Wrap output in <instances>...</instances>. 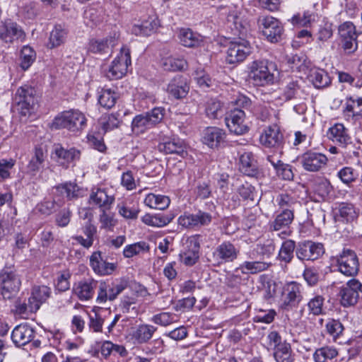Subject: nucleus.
<instances>
[{
    "instance_id": "nucleus-1",
    "label": "nucleus",
    "mask_w": 362,
    "mask_h": 362,
    "mask_svg": "<svg viewBox=\"0 0 362 362\" xmlns=\"http://www.w3.org/2000/svg\"><path fill=\"white\" fill-rule=\"evenodd\" d=\"M21 286V276L13 266L4 267L0 271V294L4 300L14 298Z\"/></svg>"
},
{
    "instance_id": "nucleus-2",
    "label": "nucleus",
    "mask_w": 362,
    "mask_h": 362,
    "mask_svg": "<svg viewBox=\"0 0 362 362\" xmlns=\"http://www.w3.org/2000/svg\"><path fill=\"white\" fill-rule=\"evenodd\" d=\"M14 102L21 116H30L37 103L35 89L26 84L19 87L15 93Z\"/></svg>"
},
{
    "instance_id": "nucleus-3",
    "label": "nucleus",
    "mask_w": 362,
    "mask_h": 362,
    "mask_svg": "<svg viewBox=\"0 0 362 362\" xmlns=\"http://www.w3.org/2000/svg\"><path fill=\"white\" fill-rule=\"evenodd\" d=\"M257 23L259 32L267 41L276 43L281 40L284 27L279 19L269 15H259Z\"/></svg>"
},
{
    "instance_id": "nucleus-4",
    "label": "nucleus",
    "mask_w": 362,
    "mask_h": 362,
    "mask_svg": "<svg viewBox=\"0 0 362 362\" xmlns=\"http://www.w3.org/2000/svg\"><path fill=\"white\" fill-rule=\"evenodd\" d=\"M86 124L84 115L78 110H69L62 112L56 117L52 122L54 129L66 128L71 132H76L83 129Z\"/></svg>"
},
{
    "instance_id": "nucleus-5",
    "label": "nucleus",
    "mask_w": 362,
    "mask_h": 362,
    "mask_svg": "<svg viewBox=\"0 0 362 362\" xmlns=\"http://www.w3.org/2000/svg\"><path fill=\"white\" fill-rule=\"evenodd\" d=\"M248 78L257 86H264L274 82V76L269 69L267 60H255L248 64Z\"/></svg>"
},
{
    "instance_id": "nucleus-6",
    "label": "nucleus",
    "mask_w": 362,
    "mask_h": 362,
    "mask_svg": "<svg viewBox=\"0 0 362 362\" xmlns=\"http://www.w3.org/2000/svg\"><path fill=\"white\" fill-rule=\"evenodd\" d=\"M337 270L346 276H354L359 271V261L356 253L350 249H344L333 258Z\"/></svg>"
},
{
    "instance_id": "nucleus-7",
    "label": "nucleus",
    "mask_w": 362,
    "mask_h": 362,
    "mask_svg": "<svg viewBox=\"0 0 362 362\" xmlns=\"http://www.w3.org/2000/svg\"><path fill=\"white\" fill-rule=\"evenodd\" d=\"M130 64V50L126 46H123L119 54L112 61L106 71V77L110 80H117L122 78L127 74L128 66Z\"/></svg>"
},
{
    "instance_id": "nucleus-8",
    "label": "nucleus",
    "mask_w": 362,
    "mask_h": 362,
    "mask_svg": "<svg viewBox=\"0 0 362 362\" xmlns=\"http://www.w3.org/2000/svg\"><path fill=\"white\" fill-rule=\"evenodd\" d=\"M127 287V283L110 281H100L98 284V303H105L117 298Z\"/></svg>"
},
{
    "instance_id": "nucleus-9",
    "label": "nucleus",
    "mask_w": 362,
    "mask_h": 362,
    "mask_svg": "<svg viewBox=\"0 0 362 362\" xmlns=\"http://www.w3.org/2000/svg\"><path fill=\"white\" fill-rule=\"evenodd\" d=\"M302 299L301 285L296 281L288 283L284 287L281 308L291 310L298 306Z\"/></svg>"
},
{
    "instance_id": "nucleus-10",
    "label": "nucleus",
    "mask_w": 362,
    "mask_h": 362,
    "mask_svg": "<svg viewBox=\"0 0 362 362\" xmlns=\"http://www.w3.org/2000/svg\"><path fill=\"white\" fill-rule=\"evenodd\" d=\"M119 37V30L114 29L105 38L91 39L88 42V51L97 54L111 53L113 47L117 45Z\"/></svg>"
},
{
    "instance_id": "nucleus-11",
    "label": "nucleus",
    "mask_w": 362,
    "mask_h": 362,
    "mask_svg": "<svg viewBox=\"0 0 362 362\" xmlns=\"http://www.w3.org/2000/svg\"><path fill=\"white\" fill-rule=\"evenodd\" d=\"M25 33L22 28L11 19L0 22V40L7 44L23 41Z\"/></svg>"
},
{
    "instance_id": "nucleus-12",
    "label": "nucleus",
    "mask_w": 362,
    "mask_h": 362,
    "mask_svg": "<svg viewBox=\"0 0 362 362\" xmlns=\"http://www.w3.org/2000/svg\"><path fill=\"white\" fill-rule=\"evenodd\" d=\"M240 254V248L228 240H225L216 246L213 252V257L217 264L230 263L235 261Z\"/></svg>"
},
{
    "instance_id": "nucleus-13",
    "label": "nucleus",
    "mask_w": 362,
    "mask_h": 362,
    "mask_svg": "<svg viewBox=\"0 0 362 362\" xmlns=\"http://www.w3.org/2000/svg\"><path fill=\"white\" fill-rule=\"evenodd\" d=\"M252 52V47L247 41L231 42L228 46L226 62L230 64L243 62Z\"/></svg>"
},
{
    "instance_id": "nucleus-14",
    "label": "nucleus",
    "mask_w": 362,
    "mask_h": 362,
    "mask_svg": "<svg viewBox=\"0 0 362 362\" xmlns=\"http://www.w3.org/2000/svg\"><path fill=\"white\" fill-rule=\"evenodd\" d=\"M225 122L229 131L237 135H243L249 130L245 123V113L238 108L228 112L225 117Z\"/></svg>"
},
{
    "instance_id": "nucleus-15",
    "label": "nucleus",
    "mask_w": 362,
    "mask_h": 362,
    "mask_svg": "<svg viewBox=\"0 0 362 362\" xmlns=\"http://www.w3.org/2000/svg\"><path fill=\"white\" fill-rule=\"evenodd\" d=\"M325 252L324 245L310 240L299 243L296 248V256L300 260H315Z\"/></svg>"
},
{
    "instance_id": "nucleus-16",
    "label": "nucleus",
    "mask_w": 362,
    "mask_h": 362,
    "mask_svg": "<svg viewBox=\"0 0 362 362\" xmlns=\"http://www.w3.org/2000/svg\"><path fill=\"white\" fill-rule=\"evenodd\" d=\"M359 293H362V284L355 279L349 280L340 291L341 304L344 307L354 305L359 298Z\"/></svg>"
},
{
    "instance_id": "nucleus-17",
    "label": "nucleus",
    "mask_w": 362,
    "mask_h": 362,
    "mask_svg": "<svg viewBox=\"0 0 362 362\" xmlns=\"http://www.w3.org/2000/svg\"><path fill=\"white\" fill-rule=\"evenodd\" d=\"M327 156L321 153L308 151L300 157V163L305 170L317 172L327 163Z\"/></svg>"
},
{
    "instance_id": "nucleus-18",
    "label": "nucleus",
    "mask_w": 362,
    "mask_h": 362,
    "mask_svg": "<svg viewBox=\"0 0 362 362\" xmlns=\"http://www.w3.org/2000/svg\"><path fill=\"white\" fill-rule=\"evenodd\" d=\"M294 218L293 211L291 209H285L278 214L274 220L269 223V229L271 230H281L279 234L282 238L290 235L291 231L289 226L291 224Z\"/></svg>"
},
{
    "instance_id": "nucleus-19",
    "label": "nucleus",
    "mask_w": 362,
    "mask_h": 362,
    "mask_svg": "<svg viewBox=\"0 0 362 362\" xmlns=\"http://www.w3.org/2000/svg\"><path fill=\"white\" fill-rule=\"evenodd\" d=\"M259 141L267 148H281L284 144V136L277 125H272L264 130Z\"/></svg>"
},
{
    "instance_id": "nucleus-20",
    "label": "nucleus",
    "mask_w": 362,
    "mask_h": 362,
    "mask_svg": "<svg viewBox=\"0 0 362 362\" xmlns=\"http://www.w3.org/2000/svg\"><path fill=\"white\" fill-rule=\"evenodd\" d=\"M327 135L331 141L342 148L353 145L348 129L341 123H337L332 126L328 130Z\"/></svg>"
},
{
    "instance_id": "nucleus-21",
    "label": "nucleus",
    "mask_w": 362,
    "mask_h": 362,
    "mask_svg": "<svg viewBox=\"0 0 362 362\" xmlns=\"http://www.w3.org/2000/svg\"><path fill=\"white\" fill-rule=\"evenodd\" d=\"M200 245L198 239L190 237L186 240L185 250L180 254L182 262L187 266L194 265L199 259Z\"/></svg>"
},
{
    "instance_id": "nucleus-22",
    "label": "nucleus",
    "mask_w": 362,
    "mask_h": 362,
    "mask_svg": "<svg viewBox=\"0 0 362 362\" xmlns=\"http://www.w3.org/2000/svg\"><path fill=\"white\" fill-rule=\"evenodd\" d=\"M34 337L35 330L27 323L17 325L11 333V339L16 346H22L28 344Z\"/></svg>"
},
{
    "instance_id": "nucleus-23",
    "label": "nucleus",
    "mask_w": 362,
    "mask_h": 362,
    "mask_svg": "<svg viewBox=\"0 0 362 362\" xmlns=\"http://www.w3.org/2000/svg\"><path fill=\"white\" fill-rule=\"evenodd\" d=\"M54 153L57 162L61 165L68 167L71 163L78 160L81 157V151L75 148L66 149L58 144L54 146Z\"/></svg>"
},
{
    "instance_id": "nucleus-24",
    "label": "nucleus",
    "mask_w": 362,
    "mask_h": 362,
    "mask_svg": "<svg viewBox=\"0 0 362 362\" xmlns=\"http://www.w3.org/2000/svg\"><path fill=\"white\" fill-rule=\"evenodd\" d=\"M98 284L93 279H83L75 284L74 292L81 300H88L93 297Z\"/></svg>"
},
{
    "instance_id": "nucleus-25",
    "label": "nucleus",
    "mask_w": 362,
    "mask_h": 362,
    "mask_svg": "<svg viewBox=\"0 0 362 362\" xmlns=\"http://www.w3.org/2000/svg\"><path fill=\"white\" fill-rule=\"evenodd\" d=\"M189 90L187 79L181 75H176L169 83L167 92L175 99L185 98Z\"/></svg>"
},
{
    "instance_id": "nucleus-26",
    "label": "nucleus",
    "mask_w": 362,
    "mask_h": 362,
    "mask_svg": "<svg viewBox=\"0 0 362 362\" xmlns=\"http://www.w3.org/2000/svg\"><path fill=\"white\" fill-rule=\"evenodd\" d=\"M90 264L93 271L101 276L112 274L116 268L114 263H110L103 259L100 252H95L92 254Z\"/></svg>"
},
{
    "instance_id": "nucleus-27",
    "label": "nucleus",
    "mask_w": 362,
    "mask_h": 362,
    "mask_svg": "<svg viewBox=\"0 0 362 362\" xmlns=\"http://www.w3.org/2000/svg\"><path fill=\"white\" fill-rule=\"evenodd\" d=\"M226 138L223 129L217 127H209L204 132L202 138L203 143L210 148H217L223 143Z\"/></svg>"
},
{
    "instance_id": "nucleus-28",
    "label": "nucleus",
    "mask_w": 362,
    "mask_h": 362,
    "mask_svg": "<svg viewBox=\"0 0 362 362\" xmlns=\"http://www.w3.org/2000/svg\"><path fill=\"white\" fill-rule=\"evenodd\" d=\"M47 155L41 147L37 146L34 149V153L30 158L27 166L28 175L35 177L44 167Z\"/></svg>"
},
{
    "instance_id": "nucleus-29",
    "label": "nucleus",
    "mask_w": 362,
    "mask_h": 362,
    "mask_svg": "<svg viewBox=\"0 0 362 362\" xmlns=\"http://www.w3.org/2000/svg\"><path fill=\"white\" fill-rule=\"evenodd\" d=\"M158 20L155 16H149L146 20L140 23L134 24L132 28V33L135 35L149 36L158 29Z\"/></svg>"
},
{
    "instance_id": "nucleus-30",
    "label": "nucleus",
    "mask_w": 362,
    "mask_h": 362,
    "mask_svg": "<svg viewBox=\"0 0 362 362\" xmlns=\"http://www.w3.org/2000/svg\"><path fill=\"white\" fill-rule=\"evenodd\" d=\"M114 200L112 195L109 194L106 189L100 188L93 189L89 197L90 204L103 209H109Z\"/></svg>"
},
{
    "instance_id": "nucleus-31",
    "label": "nucleus",
    "mask_w": 362,
    "mask_h": 362,
    "mask_svg": "<svg viewBox=\"0 0 362 362\" xmlns=\"http://www.w3.org/2000/svg\"><path fill=\"white\" fill-rule=\"evenodd\" d=\"M158 150L165 154L175 153L182 157H185L187 155V151L185 150L182 142L175 139H163V141L160 142L158 145Z\"/></svg>"
},
{
    "instance_id": "nucleus-32",
    "label": "nucleus",
    "mask_w": 362,
    "mask_h": 362,
    "mask_svg": "<svg viewBox=\"0 0 362 362\" xmlns=\"http://www.w3.org/2000/svg\"><path fill=\"white\" fill-rule=\"evenodd\" d=\"M239 169L245 175L254 177L258 173L257 162L251 152L243 153L239 159Z\"/></svg>"
},
{
    "instance_id": "nucleus-33",
    "label": "nucleus",
    "mask_w": 362,
    "mask_h": 362,
    "mask_svg": "<svg viewBox=\"0 0 362 362\" xmlns=\"http://www.w3.org/2000/svg\"><path fill=\"white\" fill-rule=\"evenodd\" d=\"M181 44L187 47H197L203 42V37L191 29H182L179 35Z\"/></svg>"
},
{
    "instance_id": "nucleus-34",
    "label": "nucleus",
    "mask_w": 362,
    "mask_h": 362,
    "mask_svg": "<svg viewBox=\"0 0 362 362\" xmlns=\"http://www.w3.org/2000/svg\"><path fill=\"white\" fill-rule=\"evenodd\" d=\"M308 79L316 88L327 87L331 83V79L327 73L320 69H311L308 76Z\"/></svg>"
},
{
    "instance_id": "nucleus-35",
    "label": "nucleus",
    "mask_w": 362,
    "mask_h": 362,
    "mask_svg": "<svg viewBox=\"0 0 362 362\" xmlns=\"http://www.w3.org/2000/svg\"><path fill=\"white\" fill-rule=\"evenodd\" d=\"M82 230L86 236V238H84L81 235H76L73 238L85 248H89L93 244L94 236L97 233V228L92 224L90 221H87L83 226Z\"/></svg>"
},
{
    "instance_id": "nucleus-36",
    "label": "nucleus",
    "mask_w": 362,
    "mask_h": 362,
    "mask_svg": "<svg viewBox=\"0 0 362 362\" xmlns=\"http://www.w3.org/2000/svg\"><path fill=\"white\" fill-rule=\"evenodd\" d=\"M270 265V263L261 260L245 261L240 264L238 269L245 274H256L266 271Z\"/></svg>"
},
{
    "instance_id": "nucleus-37",
    "label": "nucleus",
    "mask_w": 362,
    "mask_h": 362,
    "mask_svg": "<svg viewBox=\"0 0 362 362\" xmlns=\"http://www.w3.org/2000/svg\"><path fill=\"white\" fill-rule=\"evenodd\" d=\"M144 203L151 209L164 210L168 207L170 199L165 195L151 193L146 195Z\"/></svg>"
},
{
    "instance_id": "nucleus-38",
    "label": "nucleus",
    "mask_w": 362,
    "mask_h": 362,
    "mask_svg": "<svg viewBox=\"0 0 362 362\" xmlns=\"http://www.w3.org/2000/svg\"><path fill=\"white\" fill-rule=\"evenodd\" d=\"M51 289L46 286H34L32 288L31 296L29 298L33 304H37L39 310L40 305L50 296Z\"/></svg>"
},
{
    "instance_id": "nucleus-39",
    "label": "nucleus",
    "mask_w": 362,
    "mask_h": 362,
    "mask_svg": "<svg viewBox=\"0 0 362 362\" xmlns=\"http://www.w3.org/2000/svg\"><path fill=\"white\" fill-rule=\"evenodd\" d=\"M274 349V357L276 362H294L295 354L293 353L291 346L286 341L283 345Z\"/></svg>"
},
{
    "instance_id": "nucleus-40",
    "label": "nucleus",
    "mask_w": 362,
    "mask_h": 362,
    "mask_svg": "<svg viewBox=\"0 0 362 362\" xmlns=\"http://www.w3.org/2000/svg\"><path fill=\"white\" fill-rule=\"evenodd\" d=\"M14 308L15 314L23 318H28L30 314L38 310L37 304H33L31 300L30 301V298L28 299V302L25 300L17 299L14 303Z\"/></svg>"
},
{
    "instance_id": "nucleus-41",
    "label": "nucleus",
    "mask_w": 362,
    "mask_h": 362,
    "mask_svg": "<svg viewBox=\"0 0 362 362\" xmlns=\"http://www.w3.org/2000/svg\"><path fill=\"white\" fill-rule=\"evenodd\" d=\"M174 216L171 214H146L141 218V221L146 225L153 227H163L168 225L173 219Z\"/></svg>"
},
{
    "instance_id": "nucleus-42",
    "label": "nucleus",
    "mask_w": 362,
    "mask_h": 362,
    "mask_svg": "<svg viewBox=\"0 0 362 362\" xmlns=\"http://www.w3.org/2000/svg\"><path fill=\"white\" fill-rule=\"evenodd\" d=\"M157 328L150 325H141L134 332L132 337L139 343L144 344L149 341Z\"/></svg>"
},
{
    "instance_id": "nucleus-43",
    "label": "nucleus",
    "mask_w": 362,
    "mask_h": 362,
    "mask_svg": "<svg viewBox=\"0 0 362 362\" xmlns=\"http://www.w3.org/2000/svg\"><path fill=\"white\" fill-rule=\"evenodd\" d=\"M66 35L67 31L62 25H56L50 33L48 44L49 48L52 49L60 46L65 42Z\"/></svg>"
},
{
    "instance_id": "nucleus-44",
    "label": "nucleus",
    "mask_w": 362,
    "mask_h": 362,
    "mask_svg": "<svg viewBox=\"0 0 362 362\" xmlns=\"http://www.w3.org/2000/svg\"><path fill=\"white\" fill-rule=\"evenodd\" d=\"M338 356V351L334 346H325L317 349L314 354L313 358L315 362H326L332 360Z\"/></svg>"
},
{
    "instance_id": "nucleus-45",
    "label": "nucleus",
    "mask_w": 362,
    "mask_h": 362,
    "mask_svg": "<svg viewBox=\"0 0 362 362\" xmlns=\"http://www.w3.org/2000/svg\"><path fill=\"white\" fill-rule=\"evenodd\" d=\"M151 128L153 127L150 124L146 113L136 115L132 120V129L135 134H142Z\"/></svg>"
},
{
    "instance_id": "nucleus-46",
    "label": "nucleus",
    "mask_w": 362,
    "mask_h": 362,
    "mask_svg": "<svg viewBox=\"0 0 362 362\" xmlns=\"http://www.w3.org/2000/svg\"><path fill=\"white\" fill-rule=\"evenodd\" d=\"M344 112L353 117H362V98H349Z\"/></svg>"
},
{
    "instance_id": "nucleus-47",
    "label": "nucleus",
    "mask_w": 362,
    "mask_h": 362,
    "mask_svg": "<svg viewBox=\"0 0 362 362\" xmlns=\"http://www.w3.org/2000/svg\"><path fill=\"white\" fill-rule=\"evenodd\" d=\"M325 330L326 333L336 341L343 334L344 327L339 320L329 318L325 325Z\"/></svg>"
},
{
    "instance_id": "nucleus-48",
    "label": "nucleus",
    "mask_w": 362,
    "mask_h": 362,
    "mask_svg": "<svg viewBox=\"0 0 362 362\" xmlns=\"http://www.w3.org/2000/svg\"><path fill=\"white\" fill-rule=\"evenodd\" d=\"M296 247V243L292 240H286L283 242L279 252V258L285 263H288L293 257V252Z\"/></svg>"
},
{
    "instance_id": "nucleus-49",
    "label": "nucleus",
    "mask_w": 362,
    "mask_h": 362,
    "mask_svg": "<svg viewBox=\"0 0 362 362\" xmlns=\"http://www.w3.org/2000/svg\"><path fill=\"white\" fill-rule=\"evenodd\" d=\"M186 64L185 59L172 57L164 58L162 61L163 69L168 71H181L185 69Z\"/></svg>"
},
{
    "instance_id": "nucleus-50",
    "label": "nucleus",
    "mask_w": 362,
    "mask_h": 362,
    "mask_svg": "<svg viewBox=\"0 0 362 362\" xmlns=\"http://www.w3.org/2000/svg\"><path fill=\"white\" fill-rule=\"evenodd\" d=\"M117 94L110 89H102L98 97L99 104L107 109L112 108L116 103Z\"/></svg>"
},
{
    "instance_id": "nucleus-51",
    "label": "nucleus",
    "mask_w": 362,
    "mask_h": 362,
    "mask_svg": "<svg viewBox=\"0 0 362 362\" xmlns=\"http://www.w3.org/2000/svg\"><path fill=\"white\" fill-rule=\"evenodd\" d=\"M238 192L244 200L250 201L252 203L258 202L259 200L255 188L248 182L240 185L238 189Z\"/></svg>"
},
{
    "instance_id": "nucleus-52",
    "label": "nucleus",
    "mask_w": 362,
    "mask_h": 362,
    "mask_svg": "<svg viewBox=\"0 0 362 362\" xmlns=\"http://www.w3.org/2000/svg\"><path fill=\"white\" fill-rule=\"evenodd\" d=\"M222 103L214 98L209 99L206 103L205 112L211 119H217L223 114Z\"/></svg>"
},
{
    "instance_id": "nucleus-53",
    "label": "nucleus",
    "mask_w": 362,
    "mask_h": 362,
    "mask_svg": "<svg viewBox=\"0 0 362 362\" xmlns=\"http://www.w3.org/2000/svg\"><path fill=\"white\" fill-rule=\"evenodd\" d=\"M36 59L34 49L30 46H24L21 52V67L24 70L28 69Z\"/></svg>"
},
{
    "instance_id": "nucleus-54",
    "label": "nucleus",
    "mask_w": 362,
    "mask_h": 362,
    "mask_svg": "<svg viewBox=\"0 0 362 362\" xmlns=\"http://www.w3.org/2000/svg\"><path fill=\"white\" fill-rule=\"evenodd\" d=\"M148 245L141 241L125 246L123 250V255L125 257L130 258L134 255H139L141 252L148 251Z\"/></svg>"
},
{
    "instance_id": "nucleus-55",
    "label": "nucleus",
    "mask_w": 362,
    "mask_h": 362,
    "mask_svg": "<svg viewBox=\"0 0 362 362\" xmlns=\"http://www.w3.org/2000/svg\"><path fill=\"white\" fill-rule=\"evenodd\" d=\"M339 35L341 40H356L357 34L353 23L347 21L339 27Z\"/></svg>"
},
{
    "instance_id": "nucleus-56",
    "label": "nucleus",
    "mask_w": 362,
    "mask_h": 362,
    "mask_svg": "<svg viewBox=\"0 0 362 362\" xmlns=\"http://www.w3.org/2000/svg\"><path fill=\"white\" fill-rule=\"evenodd\" d=\"M337 177L343 183L349 185L356 181L358 177V173L351 167H344L338 171Z\"/></svg>"
},
{
    "instance_id": "nucleus-57",
    "label": "nucleus",
    "mask_w": 362,
    "mask_h": 362,
    "mask_svg": "<svg viewBox=\"0 0 362 362\" xmlns=\"http://www.w3.org/2000/svg\"><path fill=\"white\" fill-rule=\"evenodd\" d=\"M256 252L262 257V259L265 257L269 258L275 250V245L273 240H268L263 244H258L256 246Z\"/></svg>"
},
{
    "instance_id": "nucleus-58",
    "label": "nucleus",
    "mask_w": 362,
    "mask_h": 362,
    "mask_svg": "<svg viewBox=\"0 0 362 362\" xmlns=\"http://www.w3.org/2000/svg\"><path fill=\"white\" fill-rule=\"evenodd\" d=\"M61 194H65L69 199H74L78 197V187L74 183H65L57 187Z\"/></svg>"
},
{
    "instance_id": "nucleus-59",
    "label": "nucleus",
    "mask_w": 362,
    "mask_h": 362,
    "mask_svg": "<svg viewBox=\"0 0 362 362\" xmlns=\"http://www.w3.org/2000/svg\"><path fill=\"white\" fill-rule=\"evenodd\" d=\"M150 124L153 127L160 123L163 119L165 115V109L163 107H155L151 111L146 112Z\"/></svg>"
},
{
    "instance_id": "nucleus-60",
    "label": "nucleus",
    "mask_w": 362,
    "mask_h": 362,
    "mask_svg": "<svg viewBox=\"0 0 362 362\" xmlns=\"http://www.w3.org/2000/svg\"><path fill=\"white\" fill-rule=\"evenodd\" d=\"M276 315L274 310H259L254 317V322L269 324L272 322Z\"/></svg>"
},
{
    "instance_id": "nucleus-61",
    "label": "nucleus",
    "mask_w": 362,
    "mask_h": 362,
    "mask_svg": "<svg viewBox=\"0 0 362 362\" xmlns=\"http://www.w3.org/2000/svg\"><path fill=\"white\" fill-rule=\"evenodd\" d=\"M300 90V86L298 81H290L284 88V97L286 100H290L296 97Z\"/></svg>"
},
{
    "instance_id": "nucleus-62",
    "label": "nucleus",
    "mask_w": 362,
    "mask_h": 362,
    "mask_svg": "<svg viewBox=\"0 0 362 362\" xmlns=\"http://www.w3.org/2000/svg\"><path fill=\"white\" fill-rule=\"evenodd\" d=\"M323 302L324 298L321 296H316L310 299L308 303L310 313L315 315L322 314Z\"/></svg>"
},
{
    "instance_id": "nucleus-63",
    "label": "nucleus",
    "mask_w": 362,
    "mask_h": 362,
    "mask_svg": "<svg viewBox=\"0 0 362 362\" xmlns=\"http://www.w3.org/2000/svg\"><path fill=\"white\" fill-rule=\"evenodd\" d=\"M339 215L346 221H351L356 217L355 209L352 204H343L339 208Z\"/></svg>"
},
{
    "instance_id": "nucleus-64",
    "label": "nucleus",
    "mask_w": 362,
    "mask_h": 362,
    "mask_svg": "<svg viewBox=\"0 0 362 362\" xmlns=\"http://www.w3.org/2000/svg\"><path fill=\"white\" fill-rule=\"evenodd\" d=\"M85 23L89 27L97 25L100 21V17L95 8H89L84 13Z\"/></svg>"
}]
</instances>
